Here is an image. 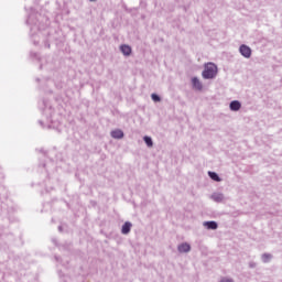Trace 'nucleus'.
<instances>
[{
    "label": "nucleus",
    "instance_id": "nucleus-6",
    "mask_svg": "<svg viewBox=\"0 0 282 282\" xmlns=\"http://www.w3.org/2000/svg\"><path fill=\"white\" fill-rule=\"evenodd\" d=\"M111 137L117 140H120V139L124 138V132H122V130L117 129V130L111 131Z\"/></svg>",
    "mask_w": 282,
    "mask_h": 282
},
{
    "label": "nucleus",
    "instance_id": "nucleus-1",
    "mask_svg": "<svg viewBox=\"0 0 282 282\" xmlns=\"http://www.w3.org/2000/svg\"><path fill=\"white\" fill-rule=\"evenodd\" d=\"M239 52L243 58H250L252 56V48L246 44L239 46Z\"/></svg>",
    "mask_w": 282,
    "mask_h": 282
},
{
    "label": "nucleus",
    "instance_id": "nucleus-15",
    "mask_svg": "<svg viewBox=\"0 0 282 282\" xmlns=\"http://www.w3.org/2000/svg\"><path fill=\"white\" fill-rule=\"evenodd\" d=\"M204 226H207V228H208L209 230H212V228H213V221H207V223L204 224Z\"/></svg>",
    "mask_w": 282,
    "mask_h": 282
},
{
    "label": "nucleus",
    "instance_id": "nucleus-3",
    "mask_svg": "<svg viewBox=\"0 0 282 282\" xmlns=\"http://www.w3.org/2000/svg\"><path fill=\"white\" fill-rule=\"evenodd\" d=\"M208 65H213V64L209 63L207 64V66H205V70L203 72L204 78H213V67H209Z\"/></svg>",
    "mask_w": 282,
    "mask_h": 282
},
{
    "label": "nucleus",
    "instance_id": "nucleus-19",
    "mask_svg": "<svg viewBox=\"0 0 282 282\" xmlns=\"http://www.w3.org/2000/svg\"><path fill=\"white\" fill-rule=\"evenodd\" d=\"M208 175H209V177H212L213 178V172H208Z\"/></svg>",
    "mask_w": 282,
    "mask_h": 282
},
{
    "label": "nucleus",
    "instance_id": "nucleus-18",
    "mask_svg": "<svg viewBox=\"0 0 282 282\" xmlns=\"http://www.w3.org/2000/svg\"><path fill=\"white\" fill-rule=\"evenodd\" d=\"M213 230H217V223L213 221Z\"/></svg>",
    "mask_w": 282,
    "mask_h": 282
},
{
    "label": "nucleus",
    "instance_id": "nucleus-8",
    "mask_svg": "<svg viewBox=\"0 0 282 282\" xmlns=\"http://www.w3.org/2000/svg\"><path fill=\"white\" fill-rule=\"evenodd\" d=\"M131 223H124L121 229L122 235H129L131 232Z\"/></svg>",
    "mask_w": 282,
    "mask_h": 282
},
{
    "label": "nucleus",
    "instance_id": "nucleus-20",
    "mask_svg": "<svg viewBox=\"0 0 282 282\" xmlns=\"http://www.w3.org/2000/svg\"><path fill=\"white\" fill-rule=\"evenodd\" d=\"M90 1H96V0H90Z\"/></svg>",
    "mask_w": 282,
    "mask_h": 282
},
{
    "label": "nucleus",
    "instance_id": "nucleus-10",
    "mask_svg": "<svg viewBox=\"0 0 282 282\" xmlns=\"http://www.w3.org/2000/svg\"><path fill=\"white\" fill-rule=\"evenodd\" d=\"M261 259H262L263 263H270V261H272V254L271 253H263Z\"/></svg>",
    "mask_w": 282,
    "mask_h": 282
},
{
    "label": "nucleus",
    "instance_id": "nucleus-5",
    "mask_svg": "<svg viewBox=\"0 0 282 282\" xmlns=\"http://www.w3.org/2000/svg\"><path fill=\"white\" fill-rule=\"evenodd\" d=\"M193 88L196 89V91H202V82L197 77L192 78Z\"/></svg>",
    "mask_w": 282,
    "mask_h": 282
},
{
    "label": "nucleus",
    "instance_id": "nucleus-11",
    "mask_svg": "<svg viewBox=\"0 0 282 282\" xmlns=\"http://www.w3.org/2000/svg\"><path fill=\"white\" fill-rule=\"evenodd\" d=\"M143 140L148 147H153V140H151V137H144Z\"/></svg>",
    "mask_w": 282,
    "mask_h": 282
},
{
    "label": "nucleus",
    "instance_id": "nucleus-16",
    "mask_svg": "<svg viewBox=\"0 0 282 282\" xmlns=\"http://www.w3.org/2000/svg\"><path fill=\"white\" fill-rule=\"evenodd\" d=\"M217 75V65L213 64V76L215 78V76Z\"/></svg>",
    "mask_w": 282,
    "mask_h": 282
},
{
    "label": "nucleus",
    "instance_id": "nucleus-2",
    "mask_svg": "<svg viewBox=\"0 0 282 282\" xmlns=\"http://www.w3.org/2000/svg\"><path fill=\"white\" fill-rule=\"evenodd\" d=\"M213 199L217 204H226V202L228 200V197H226L224 193L216 192L213 194Z\"/></svg>",
    "mask_w": 282,
    "mask_h": 282
},
{
    "label": "nucleus",
    "instance_id": "nucleus-14",
    "mask_svg": "<svg viewBox=\"0 0 282 282\" xmlns=\"http://www.w3.org/2000/svg\"><path fill=\"white\" fill-rule=\"evenodd\" d=\"M151 98H152V100L154 101V102H160V96H158V95H155V94H152L151 95Z\"/></svg>",
    "mask_w": 282,
    "mask_h": 282
},
{
    "label": "nucleus",
    "instance_id": "nucleus-9",
    "mask_svg": "<svg viewBox=\"0 0 282 282\" xmlns=\"http://www.w3.org/2000/svg\"><path fill=\"white\" fill-rule=\"evenodd\" d=\"M178 252H191V245L182 243L178 246Z\"/></svg>",
    "mask_w": 282,
    "mask_h": 282
},
{
    "label": "nucleus",
    "instance_id": "nucleus-7",
    "mask_svg": "<svg viewBox=\"0 0 282 282\" xmlns=\"http://www.w3.org/2000/svg\"><path fill=\"white\" fill-rule=\"evenodd\" d=\"M120 50L124 56H131V46L129 45H121Z\"/></svg>",
    "mask_w": 282,
    "mask_h": 282
},
{
    "label": "nucleus",
    "instance_id": "nucleus-17",
    "mask_svg": "<svg viewBox=\"0 0 282 282\" xmlns=\"http://www.w3.org/2000/svg\"><path fill=\"white\" fill-rule=\"evenodd\" d=\"M249 268H257V263L256 262H250Z\"/></svg>",
    "mask_w": 282,
    "mask_h": 282
},
{
    "label": "nucleus",
    "instance_id": "nucleus-4",
    "mask_svg": "<svg viewBox=\"0 0 282 282\" xmlns=\"http://www.w3.org/2000/svg\"><path fill=\"white\" fill-rule=\"evenodd\" d=\"M230 111H239L241 109V102L239 100H234L229 104Z\"/></svg>",
    "mask_w": 282,
    "mask_h": 282
},
{
    "label": "nucleus",
    "instance_id": "nucleus-13",
    "mask_svg": "<svg viewBox=\"0 0 282 282\" xmlns=\"http://www.w3.org/2000/svg\"><path fill=\"white\" fill-rule=\"evenodd\" d=\"M219 282H235V280L232 278L225 276L221 278Z\"/></svg>",
    "mask_w": 282,
    "mask_h": 282
},
{
    "label": "nucleus",
    "instance_id": "nucleus-12",
    "mask_svg": "<svg viewBox=\"0 0 282 282\" xmlns=\"http://www.w3.org/2000/svg\"><path fill=\"white\" fill-rule=\"evenodd\" d=\"M213 182H221L219 174L213 172Z\"/></svg>",
    "mask_w": 282,
    "mask_h": 282
}]
</instances>
